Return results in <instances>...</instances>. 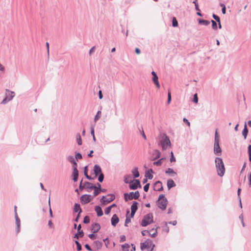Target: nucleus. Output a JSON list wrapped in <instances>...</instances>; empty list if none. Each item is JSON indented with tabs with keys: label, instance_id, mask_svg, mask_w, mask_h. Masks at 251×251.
Returning <instances> with one entry per match:
<instances>
[{
	"label": "nucleus",
	"instance_id": "1",
	"mask_svg": "<svg viewBox=\"0 0 251 251\" xmlns=\"http://www.w3.org/2000/svg\"><path fill=\"white\" fill-rule=\"evenodd\" d=\"M215 163L218 175L220 176H223L225 172V168L222 159L218 157H216Z\"/></svg>",
	"mask_w": 251,
	"mask_h": 251
},
{
	"label": "nucleus",
	"instance_id": "2",
	"mask_svg": "<svg viewBox=\"0 0 251 251\" xmlns=\"http://www.w3.org/2000/svg\"><path fill=\"white\" fill-rule=\"evenodd\" d=\"M220 137L216 129L215 132L214 145V153L215 155L219 156L221 154L222 150L220 147Z\"/></svg>",
	"mask_w": 251,
	"mask_h": 251
},
{
	"label": "nucleus",
	"instance_id": "3",
	"mask_svg": "<svg viewBox=\"0 0 251 251\" xmlns=\"http://www.w3.org/2000/svg\"><path fill=\"white\" fill-rule=\"evenodd\" d=\"M159 143L163 151L167 150L171 146V143L169 137L165 134L163 136L160 140Z\"/></svg>",
	"mask_w": 251,
	"mask_h": 251
},
{
	"label": "nucleus",
	"instance_id": "4",
	"mask_svg": "<svg viewBox=\"0 0 251 251\" xmlns=\"http://www.w3.org/2000/svg\"><path fill=\"white\" fill-rule=\"evenodd\" d=\"M168 201L163 194L160 195L158 198V206L162 210H165L167 205Z\"/></svg>",
	"mask_w": 251,
	"mask_h": 251
},
{
	"label": "nucleus",
	"instance_id": "5",
	"mask_svg": "<svg viewBox=\"0 0 251 251\" xmlns=\"http://www.w3.org/2000/svg\"><path fill=\"white\" fill-rule=\"evenodd\" d=\"M153 222V215L151 213H149L144 216L141 225L142 226H146Z\"/></svg>",
	"mask_w": 251,
	"mask_h": 251
},
{
	"label": "nucleus",
	"instance_id": "6",
	"mask_svg": "<svg viewBox=\"0 0 251 251\" xmlns=\"http://www.w3.org/2000/svg\"><path fill=\"white\" fill-rule=\"evenodd\" d=\"M139 197L140 194L138 191L135 192H131L129 194H124L125 200L126 201H128V200H131L132 199H138Z\"/></svg>",
	"mask_w": 251,
	"mask_h": 251
},
{
	"label": "nucleus",
	"instance_id": "7",
	"mask_svg": "<svg viewBox=\"0 0 251 251\" xmlns=\"http://www.w3.org/2000/svg\"><path fill=\"white\" fill-rule=\"evenodd\" d=\"M155 247L154 244L150 240H147L145 242L141 243L140 244V248L141 250H144L146 249H149L151 247L153 248Z\"/></svg>",
	"mask_w": 251,
	"mask_h": 251
},
{
	"label": "nucleus",
	"instance_id": "8",
	"mask_svg": "<svg viewBox=\"0 0 251 251\" xmlns=\"http://www.w3.org/2000/svg\"><path fill=\"white\" fill-rule=\"evenodd\" d=\"M141 187L140 181L138 179H134L129 182V188L131 190H135L138 187Z\"/></svg>",
	"mask_w": 251,
	"mask_h": 251
},
{
	"label": "nucleus",
	"instance_id": "9",
	"mask_svg": "<svg viewBox=\"0 0 251 251\" xmlns=\"http://www.w3.org/2000/svg\"><path fill=\"white\" fill-rule=\"evenodd\" d=\"M115 199V197L113 194L108 195L107 197L103 196L100 199V201L103 204L109 203Z\"/></svg>",
	"mask_w": 251,
	"mask_h": 251
},
{
	"label": "nucleus",
	"instance_id": "10",
	"mask_svg": "<svg viewBox=\"0 0 251 251\" xmlns=\"http://www.w3.org/2000/svg\"><path fill=\"white\" fill-rule=\"evenodd\" d=\"M81 225L79 224L77 228V232L74 236V238L78 239L79 237H82L84 236V232L81 230Z\"/></svg>",
	"mask_w": 251,
	"mask_h": 251
},
{
	"label": "nucleus",
	"instance_id": "11",
	"mask_svg": "<svg viewBox=\"0 0 251 251\" xmlns=\"http://www.w3.org/2000/svg\"><path fill=\"white\" fill-rule=\"evenodd\" d=\"M15 96V93L13 91H10L8 89L5 90V98L8 99V101L11 100Z\"/></svg>",
	"mask_w": 251,
	"mask_h": 251
},
{
	"label": "nucleus",
	"instance_id": "12",
	"mask_svg": "<svg viewBox=\"0 0 251 251\" xmlns=\"http://www.w3.org/2000/svg\"><path fill=\"white\" fill-rule=\"evenodd\" d=\"M80 199L81 203L84 204L88 203L91 200L89 195H83Z\"/></svg>",
	"mask_w": 251,
	"mask_h": 251
},
{
	"label": "nucleus",
	"instance_id": "13",
	"mask_svg": "<svg viewBox=\"0 0 251 251\" xmlns=\"http://www.w3.org/2000/svg\"><path fill=\"white\" fill-rule=\"evenodd\" d=\"M154 190L161 191L163 190V186L161 181H157L154 184Z\"/></svg>",
	"mask_w": 251,
	"mask_h": 251
},
{
	"label": "nucleus",
	"instance_id": "14",
	"mask_svg": "<svg viewBox=\"0 0 251 251\" xmlns=\"http://www.w3.org/2000/svg\"><path fill=\"white\" fill-rule=\"evenodd\" d=\"M84 186H85V189H87L88 192H90L93 189H96V186L89 182H85Z\"/></svg>",
	"mask_w": 251,
	"mask_h": 251
},
{
	"label": "nucleus",
	"instance_id": "15",
	"mask_svg": "<svg viewBox=\"0 0 251 251\" xmlns=\"http://www.w3.org/2000/svg\"><path fill=\"white\" fill-rule=\"evenodd\" d=\"M15 221H16V225L17 226L16 232L17 233H19L20 230V224L21 221L20 219L18 217L17 213H16V215L15 216Z\"/></svg>",
	"mask_w": 251,
	"mask_h": 251
},
{
	"label": "nucleus",
	"instance_id": "16",
	"mask_svg": "<svg viewBox=\"0 0 251 251\" xmlns=\"http://www.w3.org/2000/svg\"><path fill=\"white\" fill-rule=\"evenodd\" d=\"M94 171L95 176H97L98 175L102 173L101 169L100 166L98 165H95L94 167Z\"/></svg>",
	"mask_w": 251,
	"mask_h": 251
},
{
	"label": "nucleus",
	"instance_id": "17",
	"mask_svg": "<svg viewBox=\"0 0 251 251\" xmlns=\"http://www.w3.org/2000/svg\"><path fill=\"white\" fill-rule=\"evenodd\" d=\"M119 222V219L116 214H114L111 218V225L115 226Z\"/></svg>",
	"mask_w": 251,
	"mask_h": 251
},
{
	"label": "nucleus",
	"instance_id": "18",
	"mask_svg": "<svg viewBox=\"0 0 251 251\" xmlns=\"http://www.w3.org/2000/svg\"><path fill=\"white\" fill-rule=\"evenodd\" d=\"M100 228V226L99 224L95 223L92 226L91 230L93 233L97 232Z\"/></svg>",
	"mask_w": 251,
	"mask_h": 251
},
{
	"label": "nucleus",
	"instance_id": "19",
	"mask_svg": "<svg viewBox=\"0 0 251 251\" xmlns=\"http://www.w3.org/2000/svg\"><path fill=\"white\" fill-rule=\"evenodd\" d=\"M78 176V172L77 169V168L74 167L73 169V180L75 182L77 180Z\"/></svg>",
	"mask_w": 251,
	"mask_h": 251
},
{
	"label": "nucleus",
	"instance_id": "20",
	"mask_svg": "<svg viewBox=\"0 0 251 251\" xmlns=\"http://www.w3.org/2000/svg\"><path fill=\"white\" fill-rule=\"evenodd\" d=\"M95 210L97 214V216L99 217H100L103 215V212L101 207L100 206H96L95 208Z\"/></svg>",
	"mask_w": 251,
	"mask_h": 251
},
{
	"label": "nucleus",
	"instance_id": "21",
	"mask_svg": "<svg viewBox=\"0 0 251 251\" xmlns=\"http://www.w3.org/2000/svg\"><path fill=\"white\" fill-rule=\"evenodd\" d=\"M165 173L170 175L171 176H174L176 175V173L172 168H168L166 170Z\"/></svg>",
	"mask_w": 251,
	"mask_h": 251
},
{
	"label": "nucleus",
	"instance_id": "22",
	"mask_svg": "<svg viewBox=\"0 0 251 251\" xmlns=\"http://www.w3.org/2000/svg\"><path fill=\"white\" fill-rule=\"evenodd\" d=\"M176 186V184L173 179H169L167 181V187L168 189H170Z\"/></svg>",
	"mask_w": 251,
	"mask_h": 251
},
{
	"label": "nucleus",
	"instance_id": "23",
	"mask_svg": "<svg viewBox=\"0 0 251 251\" xmlns=\"http://www.w3.org/2000/svg\"><path fill=\"white\" fill-rule=\"evenodd\" d=\"M157 234V228H152L149 231V235L152 237H155Z\"/></svg>",
	"mask_w": 251,
	"mask_h": 251
},
{
	"label": "nucleus",
	"instance_id": "24",
	"mask_svg": "<svg viewBox=\"0 0 251 251\" xmlns=\"http://www.w3.org/2000/svg\"><path fill=\"white\" fill-rule=\"evenodd\" d=\"M74 210L75 212H78V214H80L82 211L80 207V205L78 203H75Z\"/></svg>",
	"mask_w": 251,
	"mask_h": 251
},
{
	"label": "nucleus",
	"instance_id": "25",
	"mask_svg": "<svg viewBox=\"0 0 251 251\" xmlns=\"http://www.w3.org/2000/svg\"><path fill=\"white\" fill-rule=\"evenodd\" d=\"M132 173L134 177H138L140 176L139 173L138 171V168L135 167L132 170Z\"/></svg>",
	"mask_w": 251,
	"mask_h": 251
},
{
	"label": "nucleus",
	"instance_id": "26",
	"mask_svg": "<svg viewBox=\"0 0 251 251\" xmlns=\"http://www.w3.org/2000/svg\"><path fill=\"white\" fill-rule=\"evenodd\" d=\"M248 133V130L246 124L245 123L244 128L242 131V135L244 136L245 139H246Z\"/></svg>",
	"mask_w": 251,
	"mask_h": 251
},
{
	"label": "nucleus",
	"instance_id": "27",
	"mask_svg": "<svg viewBox=\"0 0 251 251\" xmlns=\"http://www.w3.org/2000/svg\"><path fill=\"white\" fill-rule=\"evenodd\" d=\"M67 159L68 161L72 164H75V160L74 157L72 155H69L67 157Z\"/></svg>",
	"mask_w": 251,
	"mask_h": 251
},
{
	"label": "nucleus",
	"instance_id": "28",
	"mask_svg": "<svg viewBox=\"0 0 251 251\" xmlns=\"http://www.w3.org/2000/svg\"><path fill=\"white\" fill-rule=\"evenodd\" d=\"M137 204L138 202L134 201L131 206V211H136L137 210Z\"/></svg>",
	"mask_w": 251,
	"mask_h": 251
},
{
	"label": "nucleus",
	"instance_id": "29",
	"mask_svg": "<svg viewBox=\"0 0 251 251\" xmlns=\"http://www.w3.org/2000/svg\"><path fill=\"white\" fill-rule=\"evenodd\" d=\"M198 22L200 24L203 25H207L210 23V22L208 21L202 19H199Z\"/></svg>",
	"mask_w": 251,
	"mask_h": 251
},
{
	"label": "nucleus",
	"instance_id": "30",
	"mask_svg": "<svg viewBox=\"0 0 251 251\" xmlns=\"http://www.w3.org/2000/svg\"><path fill=\"white\" fill-rule=\"evenodd\" d=\"M76 140L77 143L78 145H81L82 144V140L81 138V136L80 134L77 133L76 135Z\"/></svg>",
	"mask_w": 251,
	"mask_h": 251
},
{
	"label": "nucleus",
	"instance_id": "31",
	"mask_svg": "<svg viewBox=\"0 0 251 251\" xmlns=\"http://www.w3.org/2000/svg\"><path fill=\"white\" fill-rule=\"evenodd\" d=\"M129 248L130 246L128 244H125L122 246V250L123 251H128Z\"/></svg>",
	"mask_w": 251,
	"mask_h": 251
},
{
	"label": "nucleus",
	"instance_id": "32",
	"mask_svg": "<svg viewBox=\"0 0 251 251\" xmlns=\"http://www.w3.org/2000/svg\"><path fill=\"white\" fill-rule=\"evenodd\" d=\"M151 75H153V77L152 78V80L153 82L155 81H156L157 80H158V77L155 72L152 71L151 72Z\"/></svg>",
	"mask_w": 251,
	"mask_h": 251
},
{
	"label": "nucleus",
	"instance_id": "33",
	"mask_svg": "<svg viewBox=\"0 0 251 251\" xmlns=\"http://www.w3.org/2000/svg\"><path fill=\"white\" fill-rule=\"evenodd\" d=\"M101 111H98L97 112V114L96 115V116H95V118H94V121L95 122H97L98 120H99V119L100 118V116H101Z\"/></svg>",
	"mask_w": 251,
	"mask_h": 251
},
{
	"label": "nucleus",
	"instance_id": "34",
	"mask_svg": "<svg viewBox=\"0 0 251 251\" xmlns=\"http://www.w3.org/2000/svg\"><path fill=\"white\" fill-rule=\"evenodd\" d=\"M95 245L98 249H100L102 245V243L100 241H96L95 242Z\"/></svg>",
	"mask_w": 251,
	"mask_h": 251
},
{
	"label": "nucleus",
	"instance_id": "35",
	"mask_svg": "<svg viewBox=\"0 0 251 251\" xmlns=\"http://www.w3.org/2000/svg\"><path fill=\"white\" fill-rule=\"evenodd\" d=\"M163 160V158H161L157 161H155L153 162V165L157 166H160L161 165L162 163V160Z\"/></svg>",
	"mask_w": 251,
	"mask_h": 251
},
{
	"label": "nucleus",
	"instance_id": "36",
	"mask_svg": "<svg viewBox=\"0 0 251 251\" xmlns=\"http://www.w3.org/2000/svg\"><path fill=\"white\" fill-rule=\"evenodd\" d=\"M48 204H49V206L50 216L51 218H52L53 217V215H52V210H51V207H50V197H49V198Z\"/></svg>",
	"mask_w": 251,
	"mask_h": 251
},
{
	"label": "nucleus",
	"instance_id": "37",
	"mask_svg": "<svg viewBox=\"0 0 251 251\" xmlns=\"http://www.w3.org/2000/svg\"><path fill=\"white\" fill-rule=\"evenodd\" d=\"M150 171L152 173L153 172L152 170L151 169L150 170L148 171V173H146V176L148 177L149 179H151L152 178L153 176L152 175L148 173L149 172H150Z\"/></svg>",
	"mask_w": 251,
	"mask_h": 251
},
{
	"label": "nucleus",
	"instance_id": "38",
	"mask_svg": "<svg viewBox=\"0 0 251 251\" xmlns=\"http://www.w3.org/2000/svg\"><path fill=\"white\" fill-rule=\"evenodd\" d=\"M212 28L214 30L217 29V24L216 22L213 20H211Z\"/></svg>",
	"mask_w": 251,
	"mask_h": 251
},
{
	"label": "nucleus",
	"instance_id": "39",
	"mask_svg": "<svg viewBox=\"0 0 251 251\" xmlns=\"http://www.w3.org/2000/svg\"><path fill=\"white\" fill-rule=\"evenodd\" d=\"M94 189V196H97L101 191L100 189H98V187L97 186H96V189Z\"/></svg>",
	"mask_w": 251,
	"mask_h": 251
},
{
	"label": "nucleus",
	"instance_id": "40",
	"mask_svg": "<svg viewBox=\"0 0 251 251\" xmlns=\"http://www.w3.org/2000/svg\"><path fill=\"white\" fill-rule=\"evenodd\" d=\"M91 134L93 136V140L96 141V138L94 134V128L93 127H91Z\"/></svg>",
	"mask_w": 251,
	"mask_h": 251
},
{
	"label": "nucleus",
	"instance_id": "41",
	"mask_svg": "<svg viewBox=\"0 0 251 251\" xmlns=\"http://www.w3.org/2000/svg\"><path fill=\"white\" fill-rule=\"evenodd\" d=\"M103 179H104V175L103 174H100V175H99V177H98V180L101 182H102V181L103 180Z\"/></svg>",
	"mask_w": 251,
	"mask_h": 251
},
{
	"label": "nucleus",
	"instance_id": "42",
	"mask_svg": "<svg viewBox=\"0 0 251 251\" xmlns=\"http://www.w3.org/2000/svg\"><path fill=\"white\" fill-rule=\"evenodd\" d=\"M90 222V218L88 216H86L83 219V223L85 224H88Z\"/></svg>",
	"mask_w": 251,
	"mask_h": 251
},
{
	"label": "nucleus",
	"instance_id": "43",
	"mask_svg": "<svg viewBox=\"0 0 251 251\" xmlns=\"http://www.w3.org/2000/svg\"><path fill=\"white\" fill-rule=\"evenodd\" d=\"M172 25L174 27H176L178 25L177 22L175 18L173 19Z\"/></svg>",
	"mask_w": 251,
	"mask_h": 251
},
{
	"label": "nucleus",
	"instance_id": "44",
	"mask_svg": "<svg viewBox=\"0 0 251 251\" xmlns=\"http://www.w3.org/2000/svg\"><path fill=\"white\" fill-rule=\"evenodd\" d=\"M79 188L80 190H82L83 189H85V186H84V182L83 183H82V180H81L80 181V184L79 186Z\"/></svg>",
	"mask_w": 251,
	"mask_h": 251
},
{
	"label": "nucleus",
	"instance_id": "45",
	"mask_svg": "<svg viewBox=\"0 0 251 251\" xmlns=\"http://www.w3.org/2000/svg\"><path fill=\"white\" fill-rule=\"evenodd\" d=\"M82 158V155L80 153H76L75 155V159L76 160Z\"/></svg>",
	"mask_w": 251,
	"mask_h": 251
},
{
	"label": "nucleus",
	"instance_id": "46",
	"mask_svg": "<svg viewBox=\"0 0 251 251\" xmlns=\"http://www.w3.org/2000/svg\"><path fill=\"white\" fill-rule=\"evenodd\" d=\"M150 187V183L146 184L144 187V190L145 192H148Z\"/></svg>",
	"mask_w": 251,
	"mask_h": 251
},
{
	"label": "nucleus",
	"instance_id": "47",
	"mask_svg": "<svg viewBox=\"0 0 251 251\" xmlns=\"http://www.w3.org/2000/svg\"><path fill=\"white\" fill-rule=\"evenodd\" d=\"M111 210V209L109 206L106 208V209L104 210L105 214L108 215L110 212Z\"/></svg>",
	"mask_w": 251,
	"mask_h": 251
},
{
	"label": "nucleus",
	"instance_id": "48",
	"mask_svg": "<svg viewBox=\"0 0 251 251\" xmlns=\"http://www.w3.org/2000/svg\"><path fill=\"white\" fill-rule=\"evenodd\" d=\"M212 17H213V19H215V20L217 22H218L220 21V18H219L218 16L216 15L215 14H213V15H212Z\"/></svg>",
	"mask_w": 251,
	"mask_h": 251
},
{
	"label": "nucleus",
	"instance_id": "49",
	"mask_svg": "<svg viewBox=\"0 0 251 251\" xmlns=\"http://www.w3.org/2000/svg\"><path fill=\"white\" fill-rule=\"evenodd\" d=\"M193 101L195 103H197L198 102V98L197 97V94H195L194 96V99H193Z\"/></svg>",
	"mask_w": 251,
	"mask_h": 251
},
{
	"label": "nucleus",
	"instance_id": "50",
	"mask_svg": "<svg viewBox=\"0 0 251 251\" xmlns=\"http://www.w3.org/2000/svg\"><path fill=\"white\" fill-rule=\"evenodd\" d=\"M193 3L195 4V9L198 11H200L199 8V4L198 3L196 2V1H193Z\"/></svg>",
	"mask_w": 251,
	"mask_h": 251
},
{
	"label": "nucleus",
	"instance_id": "51",
	"mask_svg": "<svg viewBox=\"0 0 251 251\" xmlns=\"http://www.w3.org/2000/svg\"><path fill=\"white\" fill-rule=\"evenodd\" d=\"M171 100V93L170 92L168 93V100H167V103L169 104L170 103V101Z\"/></svg>",
	"mask_w": 251,
	"mask_h": 251
},
{
	"label": "nucleus",
	"instance_id": "52",
	"mask_svg": "<svg viewBox=\"0 0 251 251\" xmlns=\"http://www.w3.org/2000/svg\"><path fill=\"white\" fill-rule=\"evenodd\" d=\"M95 46H94L92 48H91V49L90 50L89 52V55H91V54L92 53H93L95 51Z\"/></svg>",
	"mask_w": 251,
	"mask_h": 251
},
{
	"label": "nucleus",
	"instance_id": "53",
	"mask_svg": "<svg viewBox=\"0 0 251 251\" xmlns=\"http://www.w3.org/2000/svg\"><path fill=\"white\" fill-rule=\"evenodd\" d=\"M155 152L156 153V156L154 159L159 158L160 156V152L157 150L155 151Z\"/></svg>",
	"mask_w": 251,
	"mask_h": 251
},
{
	"label": "nucleus",
	"instance_id": "54",
	"mask_svg": "<svg viewBox=\"0 0 251 251\" xmlns=\"http://www.w3.org/2000/svg\"><path fill=\"white\" fill-rule=\"evenodd\" d=\"M130 222H131V220H130V218L127 217L126 218V221H125V226H127V224L129 223Z\"/></svg>",
	"mask_w": 251,
	"mask_h": 251
},
{
	"label": "nucleus",
	"instance_id": "55",
	"mask_svg": "<svg viewBox=\"0 0 251 251\" xmlns=\"http://www.w3.org/2000/svg\"><path fill=\"white\" fill-rule=\"evenodd\" d=\"M140 132H141V134L142 136V137H143V138L145 139V140H146L147 139V137H146V136L144 132V130L143 129V128L141 130H140Z\"/></svg>",
	"mask_w": 251,
	"mask_h": 251
},
{
	"label": "nucleus",
	"instance_id": "56",
	"mask_svg": "<svg viewBox=\"0 0 251 251\" xmlns=\"http://www.w3.org/2000/svg\"><path fill=\"white\" fill-rule=\"evenodd\" d=\"M183 121L185 123L189 126H190V123L187 119L185 118H183Z\"/></svg>",
	"mask_w": 251,
	"mask_h": 251
},
{
	"label": "nucleus",
	"instance_id": "57",
	"mask_svg": "<svg viewBox=\"0 0 251 251\" xmlns=\"http://www.w3.org/2000/svg\"><path fill=\"white\" fill-rule=\"evenodd\" d=\"M170 161L171 162H175L176 161V158H175V157L174 156V154H172V155L171 156Z\"/></svg>",
	"mask_w": 251,
	"mask_h": 251
},
{
	"label": "nucleus",
	"instance_id": "58",
	"mask_svg": "<svg viewBox=\"0 0 251 251\" xmlns=\"http://www.w3.org/2000/svg\"><path fill=\"white\" fill-rule=\"evenodd\" d=\"M147 234H149V231L147 230H143V231H142V234L143 236L146 235Z\"/></svg>",
	"mask_w": 251,
	"mask_h": 251
},
{
	"label": "nucleus",
	"instance_id": "59",
	"mask_svg": "<svg viewBox=\"0 0 251 251\" xmlns=\"http://www.w3.org/2000/svg\"><path fill=\"white\" fill-rule=\"evenodd\" d=\"M88 237H89L91 239H94V238L95 237V235L94 233H91V234H90L88 235Z\"/></svg>",
	"mask_w": 251,
	"mask_h": 251
},
{
	"label": "nucleus",
	"instance_id": "60",
	"mask_svg": "<svg viewBox=\"0 0 251 251\" xmlns=\"http://www.w3.org/2000/svg\"><path fill=\"white\" fill-rule=\"evenodd\" d=\"M8 99H6L5 97V98L2 100V101H1V103L2 104H6L7 102H8Z\"/></svg>",
	"mask_w": 251,
	"mask_h": 251
},
{
	"label": "nucleus",
	"instance_id": "61",
	"mask_svg": "<svg viewBox=\"0 0 251 251\" xmlns=\"http://www.w3.org/2000/svg\"><path fill=\"white\" fill-rule=\"evenodd\" d=\"M153 83L155 84V85L158 88H160V84L158 80H157L156 81H154Z\"/></svg>",
	"mask_w": 251,
	"mask_h": 251
},
{
	"label": "nucleus",
	"instance_id": "62",
	"mask_svg": "<svg viewBox=\"0 0 251 251\" xmlns=\"http://www.w3.org/2000/svg\"><path fill=\"white\" fill-rule=\"evenodd\" d=\"M153 83L155 84V85L158 88H160V84L158 80H157L156 81H154Z\"/></svg>",
	"mask_w": 251,
	"mask_h": 251
},
{
	"label": "nucleus",
	"instance_id": "63",
	"mask_svg": "<svg viewBox=\"0 0 251 251\" xmlns=\"http://www.w3.org/2000/svg\"><path fill=\"white\" fill-rule=\"evenodd\" d=\"M135 51L136 53H137V54H139L141 53V51L140 49L138 48H136L135 50Z\"/></svg>",
	"mask_w": 251,
	"mask_h": 251
},
{
	"label": "nucleus",
	"instance_id": "64",
	"mask_svg": "<svg viewBox=\"0 0 251 251\" xmlns=\"http://www.w3.org/2000/svg\"><path fill=\"white\" fill-rule=\"evenodd\" d=\"M248 154L251 155V145L248 146Z\"/></svg>",
	"mask_w": 251,
	"mask_h": 251
}]
</instances>
